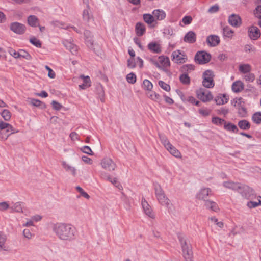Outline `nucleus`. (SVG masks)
Masks as SVG:
<instances>
[{
    "label": "nucleus",
    "mask_w": 261,
    "mask_h": 261,
    "mask_svg": "<svg viewBox=\"0 0 261 261\" xmlns=\"http://www.w3.org/2000/svg\"><path fill=\"white\" fill-rule=\"evenodd\" d=\"M53 231L57 238L62 241H72L75 239L77 234L75 227L66 223L54 224Z\"/></svg>",
    "instance_id": "1"
},
{
    "label": "nucleus",
    "mask_w": 261,
    "mask_h": 261,
    "mask_svg": "<svg viewBox=\"0 0 261 261\" xmlns=\"http://www.w3.org/2000/svg\"><path fill=\"white\" fill-rule=\"evenodd\" d=\"M223 185L226 188L237 191L247 199H251L255 195L254 190L245 185L232 181H225Z\"/></svg>",
    "instance_id": "2"
},
{
    "label": "nucleus",
    "mask_w": 261,
    "mask_h": 261,
    "mask_svg": "<svg viewBox=\"0 0 261 261\" xmlns=\"http://www.w3.org/2000/svg\"><path fill=\"white\" fill-rule=\"evenodd\" d=\"M178 238L181 247L183 256L186 261H193V255L190 241L182 235H178Z\"/></svg>",
    "instance_id": "3"
},
{
    "label": "nucleus",
    "mask_w": 261,
    "mask_h": 261,
    "mask_svg": "<svg viewBox=\"0 0 261 261\" xmlns=\"http://www.w3.org/2000/svg\"><path fill=\"white\" fill-rule=\"evenodd\" d=\"M155 197L158 202L163 206L169 207L170 204V200L166 196L165 192L162 187L158 183L153 184Z\"/></svg>",
    "instance_id": "4"
},
{
    "label": "nucleus",
    "mask_w": 261,
    "mask_h": 261,
    "mask_svg": "<svg viewBox=\"0 0 261 261\" xmlns=\"http://www.w3.org/2000/svg\"><path fill=\"white\" fill-rule=\"evenodd\" d=\"M215 75L211 70H205L202 74V85L206 88H212L215 86Z\"/></svg>",
    "instance_id": "5"
},
{
    "label": "nucleus",
    "mask_w": 261,
    "mask_h": 261,
    "mask_svg": "<svg viewBox=\"0 0 261 261\" xmlns=\"http://www.w3.org/2000/svg\"><path fill=\"white\" fill-rule=\"evenodd\" d=\"M211 55L205 51H199L195 55V62L198 64H204L210 62Z\"/></svg>",
    "instance_id": "6"
},
{
    "label": "nucleus",
    "mask_w": 261,
    "mask_h": 261,
    "mask_svg": "<svg viewBox=\"0 0 261 261\" xmlns=\"http://www.w3.org/2000/svg\"><path fill=\"white\" fill-rule=\"evenodd\" d=\"M196 94L198 98L204 102L210 101L213 98L211 92L204 88H200L197 90Z\"/></svg>",
    "instance_id": "7"
},
{
    "label": "nucleus",
    "mask_w": 261,
    "mask_h": 261,
    "mask_svg": "<svg viewBox=\"0 0 261 261\" xmlns=\"http://www.w3.org/2000/svg\"><path fill=\"white\" fill-rule=\"evenodd\" d=\"M100 165L103 169L110 172L114 171L116 168V164L115 162L108 157L102 159Z\"/></svg>",
    "instance_id": "8"
},
{
    "label": "nucleus",
    "mask_w": 261,
    "mask_h": 261,
    "mask_svg": "<svg viewBox=\"0 0 261 261\" xmlns=\"http://www.w3.org/2000/svg\"><path fill=\"white\" fill-rule=\"evenodd\" d=\"M172 60L175 63L181 64L185 63L187 60L186 56L182 54L180 50H176L172 53Z\"/></svg>",
    "instance_id": "9"
},
{
    "label": "nucleus",
    "mask_w": 261,
    "mask_h": 261,
    "mask_svg": "<svg viewBox=\"0 0 261 261\" xmlns=\"http://www.w3.org/2000/svg\"><path fill=\"white\" fill-rule=\"evenodd\" d=\"M10 30L17 34H23L26 29L25 26L20 23L15 22L10 24Z\"/></svg>",
    "instance_id": "10"
},
{
    "label": "nucleus",
    "mask_w": 261,
    "mask_h": 261,
    "mask_svg": "<svg viewBox=\"0 0 261 261\" xmlns=\"http://www.w3.org/2000/svg\"><path fill=\"white\" fill-rule=\"evenodd\" d=\"M212 195V191L210 188H204L201 189L196 195V198L199 200L206 202L207 197Z\"/></svg>",
    "instance_id": "11"
},
{
    "label": "nucleus",
    "mask_w": 261,
    "mask_h": 261,
    "mask_svg": "<svg viewBox=\"0 0 261 261\" xmlns=\"http://www.w3.org/2000/svg\"><path fill=\"white\" fill-rule=\"evenodd\" d=\"M248 36L253 40H256L259 38L261 35L259 29L255 26H251L248 28Z\"/></svg>",
    "instance_id": "12"
},
{
    "label": "nucleus",
    "mask_w": 261,
    "mask_h": 261,
    "mask_svg": "<svg viewBox=\"0 0 261 261\" xmlns=\"http://www.w3.org/2000/svg\"><path fill=\"white\" fill-rule=\"evenodd\" d=\"M142 206L144 213L149 217L154 219L155 218L154 214L152 213L151 206L148 203L144 198H142Z\"/></svg>",
    "instance_id": "13"
},
{
    "label": "nucleus",
    "mask_w": 261,
    "mask_h": 261,
    "mask_svg": "<svg viewBox=\"0 0 261 261\" xmlns=\"http://www.w3.org/2000/svg\"><path fill=\"white\" fill-rule=\"evenodd\" d=\"M5 130L6 133L14 134L18 133V130H16L11 124L0 120V130Z\"/></svg>",
    "instance_id": "14"
},
{
    "label": "nucleus",
    "mask_w": 261,
    "mask_h": 261,
    "mask_svg": "<svg viewBox=\"0 0 261 261\" xmlns=\"http://www.w3.org/2000/svg\"><path fill=\"white\" fill-rule=\"evenodd\" d=\"M228 22L231 25L236 28L240 27L242 23L240 17L234 14L229 17Z\"/></svg>",
    "instance_id": "15"
},
{
    "label": "nucleus",
    "mask_w": 261,
    "mask_h": 261,
    "mask_svg": "<svg viewBox=\"0 0 261 261\" xmlns=\"http://www.w3.org/2000/svg\"><path fill=\"white\" fill-rule=\"evenodd\" d=\"M63 43L66 49L69 50L71 53V54L73 55L76 54L78 50V47L71 41L68 40H65L63 41Z\"/></svg>",
    "instance_id": "16"
},
{
    "label": "nucleus",
    "mask_w": 261,
    "mask_h": 261,
    "mask_svg": "<svg viewBox=\"0 0 261 261\" xmlns=\"http://www.w3.org/2000/svg\"><path fill=\"white\" fill-rule=\"evenodd\" d=\"M206 42L210 46H216L219 44L220 38L217 35H211L207 37Z\"/></svg>",
    "instance_id": "17"
},
{
    "label": "nucleus",
    "mask_w": 261,
    "mask_h": 261,
    "mask_svg": "<svg viewBox=\"0 0 261 261\" xmlns=\"http://www.w3.org/2000/svg\"><path fill=\"white\" fill-rule=\"evenodd\" d=\"M158 58V62L159 63L160 65L162 66V69H161L166 72L167 71L165 69V68L169 67L170 65V62L169 58L164 56H159Z\"/></svg>",
    "instance_id": "18"
},
{
    "label": "nucleus",
    "mask_w": 261,
    "mask_h": 261,
    "mask_svg": "<svg viewBox=\"0 0 261 261\" xmlns=\"http://www.w3.org/2000/svg\"><path fill=\"white\" fill-rule=\"evenodd\" d=\"M148 49L152 53L154 54H160L162 51L160 45L155 42H151L148 44Z\"/></svg>",
    "instance_id": "19"
},
{
    "label": "nucleus",
    "mask_w": 261,
    "mask_h": 261,
    "mask_svg": "<svg viewBox=\"0 0 261 261\" xmlns=\"http://www.w3.org/2000/svg\"><path fill=\"white\" fill-rule=\"evenodd\" d=\"M61 164L63 168L67 172H70L73 176L76 175V170L75 167L71 166L64 161L61 162Z\"/></svg>",
    "instance_id": "20"
},
{
    "label": "nucleus",
    "mask_w": 261,
    "mask_h": 261,
    "mask_svg": "<svg viewBox=\"0 0 261 261\" xmlns=\"http://www.w3.org/2000/svg\"><path fill=\"white\" fill-rule=\"evenodd\" d=\"M196 36L193 31L188 32L184 37V40L186 42L193 43L196 41Z\"/></svg>",
    "instance_id": "21"
},
{
    "label": "nucleus",
    "mask_w": 261,
    "mask_h": 261,
    "mask_svg": "<svg viewBox=\"0 0 261 261\" xmlns=\"http://www.w3.org/2000/svg\"><path fill=\"white\" fill-rule=\"evenodd\" d=\"M146 31L144 24L141 22H137L135 25V32L138 36H142Z\"/></svg>",
    "instance_id": "22"
},
{
    "label": "nucleus",
    "mask_w": 261,
    "mask_h": 261,
    "mask_svg": "<svg viewBox=\"0 0 261 261\" xmlns=\"http://www.w3.org/2000/svg\"><path fill=\"white\" fill-rule=\"evenodd\" d=\"M215 101L217 105H221L227 103L228 98L225 94H219L215 98Z\"/></svg>",
    "instance_id": "23"
},
{
    "label": "nucleus",
    "mask_w": 261,
    "mask_h": 261,
    "mask_svg": "<svg viewBox=\"0 0 261 261\" xmlns=\"http://www.w3.org/2000/svg\"><path fill=\"white\" fill-rule=\"evenodd\" d=\"M224 128L227 131L233 133H237L239 131L238 128L235 124L227 121L224 124Z\"/></svg>",
    "instance_id": "24"
},
{
    "label": "nucleus",
    "mask_w": 261,
    "mask_h": 261,
    "mask_svg": "<svg viewBox=\"0 0 261 261\" xmlns=\"http://www.w3.org/2000/svg\"><path fill=\"white\" fill-rule=\"evenodd\" d=\"M152 14L154 19L156 18L158 20H163L166 17L165 12L163 10L160 9L154 10L153 11Z\"/></svg>",
    "instance_id": "25"
},
{
    "label": "nucleus",
    "mask_w": 261,
    "mask_h": 261,
    "mask_svg": "<svg viewBox=\"0 0 261 261\" xmlns=\"http://www.w3.org/2000/svg\"><path fill=\"white\" fill-rule=\"evenodd\" d=\"M205 206L207 209H210L215 212H217L219 211L218 204L213 201H206Z\"/></svg>",
    "instance_id": "26"
},
{
    "label": "nucleus",
    "mask_w": 261,
    "mask_h": 261,
    "mask_svg": "<svg viewBox=\"0 0 261 261\" xmlns=\"http://www.w3.org/2000/svg\"><path fill=\"white\" fill-rule=\"evenodd\" d=\"M244 89V84L240 81L234 82L232 85V90L236 93L241 92Z\"/></svg>",
    "instance_id": "27"
},
{
    "label": "nucleus",
    "mask_w": 261,
    "mask_h": 261,
    "mask_svg": "<svg viewBox=\"0 0 261 261\" xmlns=\"http://www.w3.org/2000/svg\"><path fill=\"white\" fill-rule=\"evenodd\" d=\"M238 127L242 130H248L251 127L250 123L247 120L243 119L240 120L238 123Z\"/></svg>",
    "instance_id": "28"
},
{
    "label": "nucleus",
    "mask_w": 261,
    "mask_h": 261,
    "mask_svg": "<svg viewBox=\"0 0 261 261\" xmlns=\"http://www.w3.org/2000/svg\"><path fill=\"white\" fill-rule=\"evenodd\" d=\"M81 77L83 79V83L79 86L80 89H85L91 86V80L88 76L81 75Z\"/></svg>",
    "instance_id": "29"
},
{
    "label": "nucleus",
    "mask_w": 261,
    "mask_h": 261,
    "mask_svg": "<svg viewBox=\"0 0 261 261\" xmlns=\"http://www.w3.org/2000/svg\"><path fill=\"white\" fill-rule=\"evenodd\" d=\"M28 24L32 27H36L39 24V19L35 15H30L27 19Z\"/></svg>",
    "instance_id": "30"
},
{
    "label": "nucleus",
    "mask_w": 261,
    "mask_h": 261,
    "mask_svg": "<svg viewBox=\"0 0 261 261\" xmlns=\"http://www.w3.org/2000/svg\"><path fill=\"white\" fill-rule=\"evenodd\" d=\"M83 18L86 22H89L91 19H93V15L90 8H86L83 10Z\"/></svg>",
    "instance_id": "31"
},
{
    "label": "nucleus",
    "mask_w": 261,
    "mask_h": 261,
    "mask_svg": "<svg viewBox=\"0 0 261 261\" xmlns=\"http://www.w3.org/2000/svg\"><path fill=\"white\" fill-rule=\"evenodd\" d=\"M7 240L6 236L2 232H0V251L2 250L8 251V247L6 246V242Z\"/></svg>",
    "instance_id": "32"
},
{
    "label": "nucleus",
    "mask_w": 261,
    "mask_h": 261,
    "mask_svg": "<svg viewBox=\"0 0 261 261\" xmlns=\"http://www.w3.org/2000/svg\"><path fill=\"white\" fill-rule=\"evenodd\" d=\"M195 66L192 64H186L182 66L180 68V71L182 73H187L194 70Z\"/></svg>",
    "instance_id": "33"
},
{
    "label": "nucleus",
    "mask_w": 261,
    "mask_h": 261,
    "mask_svg": "<svg viewBox=\"0 0 261 261\" xmlns=\"http://www.w3.org/2000/svg\"><path fill=\"white\" fill-rule=\"evenodd\" d=\"M166 149L173 156H174L176 158L180 157V156H181L180 152L175 147H174L171 144V146H169Z\"/></svg>",
    "instance_id": "34"
},
{
    "label": "nucleus",
    "mask_w": 261,
    "mask_h": 261,
    "mask_svg": "<svg viewBox=\"0 0 261 261\" xmlns=\"http://www.w3.org/2000/svg\"><path fill=\"white\" fill-rule=\"evenodd\" d=\"M239 70L242 73H248L250 72L251 68L249 64H244L239 66Z\"/></svg>",
    "instance_id": "35"
},
{
    "label": "nucleus",
    "mask_w": 261,
    "mask_h": 261,
    "mask_svg": "<svg viewBox=\"0 0 261 261\" xmlns=\"http://www.w3.org/2000/svg\"><path fill=\"white\" fill-rule=\"evenodd\" d=\"M96 92L97 94L98 95V96L100 98V100L102 102H103L105 100L104 96H105V93L103 87L101 85L99 84L97 85L96 86Z\"/></svg>",
    "instance_id": "36"
},
{
    "label": "nucleus",
    "mask_w": 261,
    "mask_h": 261,
    "mask_svg": "<svg viewBox=\"0 0 261 261\" xmlns=\"http://www.w3.org/2000/svg\"><path fill=\"white\" fill-rule=\"evenodd\" d=\"M179 80L181 83L184 85H189L190 83V78L187 73H182L179 76Z\"/></svg>",
    "instance_id": "37"
},
{
    "label": "nucleus",
    "mask_w": 261,
    "mask_h": 261,
    "mask_svg": "<svg viewBox=\"0 0 261 261\" xmlns=\"http://www.w3.org/2000/svg\"><path fill=\"white\" fill-rule=\"evenodd\" d=\"M223 35L225 37L228 38H232L234 31L231 29L228 26H226L223 29Z\"/></svg>",
    "instance_id": "38"
},
{
    "label": "nucleus",
    "mask_w": 261,
    "mask_h": 261,
    "mask_svg": "<svg viewBox=\"0 0 261 261\" xmlns=\"http://www.w3.org/2000/svg\"><path fill=\"white\" fill-rule=\"evenodd\" d=\"M144 21L148 24H152L154 21V17L150 14H144L143 15Z\"/></svg>",
    "instance_id": "39"
},
{
    "label": "nucleus",
    "mask_w": 261,
    "mask_h": 261,
    "mask_svg": "<svg viewBox=\"0 0 261 261\" xmlns=\"http://www.w3.org/2000/svg\"><path fill=\"white\" fill-rule=\"evenodd\" d=\"M13 211L19 213H22V208L21 207V203L17 202L13 204V205L10 207Z\"/></svg>",
    "instance_id": "40"
},
{
    "label": "nucleus",
    "mask_w": 261,
    "mask_h": 261,
    "mask_svg": "<svg viewBox=\"0 0 261 261\" xmlns=\"http://www.w3.org/2000/svg\"><path fill=\"white\" fill-rule=\"evenodd\" d=\"M148 96L152 100L154 101H160L161 100L160 95L153 91H150L148 93Z\"/></svg>",
    "instance_id": "41"
},
{
    "label": "nucleus",
    "mask_w": 261,
    "mask_h": 261,
    "mask_svg": "<svg viewBox=\"0 0 261 261\" xmlns=\"http://www.w3.org/2000/svg\"><path fill=\"white\" fill-rule=\"evenodd\" d=\"M252 121L256 124L261 123V112H258L255 113L252 116Z\"/></svg>",
    "instance_id": "42"
},
{
    "label": "nucleus",
    "mask_w": 261,
    "mask_h": 261,
    "mask_svg": "<svg viewBox=\"0 0 261 261\" xmlns=\"http://www.w3.org/2000/svg\"><path fill=\"white\" fill-rule=\"evenodd\" d=\"M258 202L249 201L247 203V205L250 208L256 207L259 205H261V196L257 197Z\"/></svg>",
    "instance_id": "43"
},
{
    "label": "nucleus",
    "mask_w": 261,
    "mask_h": 261,
    "mask_svg": "<svg viewBox=\"0 0 261 261\" xmlns=\"http://www.w3.org/2000/svg\"><path fill=\"white\" fill-rule=\"evenodd\" d=\"M212 122L214 124L217 125H224L226 121L218 117H214L212 118Z\"/></svg>",
    "instance_id": "44"
},
{
    "label": "nucleus",
    "mask_w": 261,
    "mask_h": 261,
    "mask_svg": "<svg viewBox=\"0 0 261 261\" xmlns=\"http://www.w3.org/2000/svg\"><path fill=\"white\" fill-rule=\"evenodd\" d=\"M1 114L5 121H9L11 119V113L8 110H4Z\"/></svg>",
    "instance_id": "45"
},
{
    "label": "nucleus",
    "mask_w": 261,
    "mask_h": 261,
    "mask_svg": "<svg viewBox=\"0 0 261 261\" xmlns=\"http://www.w3.org/2000/svg\"><path fill=\"white\" fill-rule=\"evenodd\" d=\"M143 87L144 89L151 91L153 88V85L149 80L145 79L143 81Z\"/></svg>",
    "instance_id": "46"
},
{
    "label": "nucleus",
    "mask_w": 261,
    "mask_h": 261,
    "mask_svg": "<svg viewBox=\"0 0 261 261\" xmlns=\"http://www.w3.org/2000/svg\"><path fill=\"white\" fill-rule=\"evenodd\" d=\"M160 140L164 146L167 148L169 146H171V143L165 135H159Z\"/></svg>",
    "instance_id": "47"
},
{
    "label": "nucleus",
    "mask_w": 261,
    "mask_h": 261,
    "mask_svg": "<svg viewBox=\"0 0 261 261\" xmlns=\"http://www.w3.org/2000/svg\"><path fill=\"white\" fill-rule=\"evenodd\" d=\"M51 24L55 27H58L63 29H68L69 27L66 26L65 27V24L63 22H61L58 20L53 21L51 22Z\"/></svg>",
    "instance_id": "48"
},
{
    "label": "nucleus",
    "mask_w": 261,
    "mask_h": 261,
    "mask_svg": "<svg viewBox=\"0 0 261 261\" xmlns=\"http://www.w3.org/2000/svg\"><path fill=\"white\" fill-rule=\"evenodd\" d=\"M30 42L37 47L40 48L41 47V41L36 38L35 37H32L30 39Z\"/></svg>",
    "instance_id": "49"
},
{
    "label": "nucleus",
    "mask_w": 261,
    "mask_h": 261,
    "mask_svg": "<svg viewBox=\"0 0 261 261\" xmlns=\"http://www.w3.org/2000/svg\"><path fill=\"white\" fill-rule=\"evenodd\" d=\"M126 80L129 83L134 84L136 81V76L134 73H130L127 75Z\"/></svg>",
    "instance_id": "50"
},
{
    "label": "nucleus",
    "mask_w": 261,
    "mask_h": 261,
    "mask_svg": "<svg viewBox=\"0 0 261 261\" xmlns=\"http://www.w3.org/2000/svg\"><path fill=\"white\" fill-rule=\"evenodd\" d=\"M23 58L27 60H31L32 57L31 55L24 50H20L19 51V58Z\"/></svg>",
    "instance_id": "51"
},
{
    "label": "nucleus",
    "mask_w": 261,
    "mask_h": 261,
    "mask_svg": "<svg viewBox=\"0 0 261 261\" xmlns=\"http://www.w3.org/2000/svg\"><path fill=\"white\" fill-rule=\"evenodd\" d=\"M238 114L241 117H246L247 116V111L244 107L238 108Z\"/></svg>",
    "instance_id": "52"
},
{
    "label": "nucleus",
    "mask_w": 261,
    "mask_h": 261,
    "mask_svg": "<svg viewBox=\"0 0 261 261\" xmlns=\"http://www.w3.org/2000/svg\"><path fill=\"white\" fill-rule=\"evenodd\" d=\"M158 83H159V85L166 91L168 92L170 90V85L167 84V83H165L164 81H159Z\"/></svg>",
    "instance_id": "53"
},
{
    "label": "nucleus",
    "mask_w": 261,
    "mask_h": 261,
    "mask_svg": "<svg viewBox=\"0 0 261 261\" xmlns=\"http://www.w3.org/2000/svg\"><path fill=\"white\" fill-rule=\"evenodd\" d=\"M244 79L246 82H252L255 80V75L253 73L249 72L244 76Z\"/></svg>",
    "instance_id": "54"
},
{
    "label": "nucleus",
    "mask_w": 261,
    "mask_h": 261,
    "mask_svg": "<svg viewBox=\"0 0 261 261\" xmlns=\"http://www.w3.org/2000/svg\"><path fill=\"white\" fill-rule=\"evenodd\" d=\"M185 100L196 106H199V104L200 103V102L197 100L194 97L191 96L187 97Z\"/></svg>",
    "instance_id": "55"
},
{
    "label": "nucleus",
    "mask_w": 261,
    "mask_h": 261,
    "mask_svg": "<svg viewBox=\"0 0 261 261\" xmlns=\"http://www.w3.org/2000/svg\"><path fill=\"white\" fill-rule=\"evenodd\" d=\"M255 16L258 19L261 18V5H258L254 11Z\"/></svg>",
    "instance_id": "56"
},
{
    "label": "nucleus",
    "mask_w": 261,
    "mask_h": 261,
    "mask_svg": "<svg viewBox=\"0 0 261 261\" xmlns=\"http://www.w3.org/2000/svg\"><path fill=\"white\" fill-rule=\"evenodd\" d=\"M30 103L33 106L36 107H40L42 106V105H44V104L40 100L36 99H31Z\"/></svg>",
    "instance_id": "57"
},
{
    "label": "nucleus",
    "mask_w": 261,
    "mask_h": 261,
    "mask_svg": "<svg viewBox=\"0 0 261 261\" xmlns=\"http://www.w3.org/2000/svg\"><path fill=\"white\" fill-rule=\"evenodd\" d=\"M81 150L85 153H86L89 155H92L93 152L90 148V147L88 146H84L81 148Z\"/></svg>",
    "instance_id": "58"
},
{
    "label": "nucleus",
    "mask_w": 261,
    "mask_h": 261,
    "mask_svg": "<svg viewBox=\"0 0 261 261\" xmlns=\"http://www.w3.org/2000/svg\"><path fill=\"white\" fill-rule=\"evenodd\" d=\"M198 112L201 115L205 117L210 115L211 110L207 109H200Z\"/></svg>",
    "instance_id": "59"
},
{
    "label": "nucleus",
    "mask_w": 261,
    "mask_h": 261,
    "mask_svg": "<svg viewBox=\"0 0 261 261\" xmlns=\"http://www.w3.org/2000/svg\"><path fill=\"white\" fill-rule=\"evenodd\" d=\"M11 134H12L9 133H6V132L4 133V132L0 130V140H6Z\"/></svg>",
    "instance_id": "60"
},
{
    "label": "nucleus",
    "mask_w": 261,
    "mask_h": 261,
    "mask_svg": "<svg viewBox=\"0 0 261 261\" xmlns=\"http://www.w3.org/2000/svg\"><path fill=\"white\" fill-rule=\"evenodd\" d=\"M51 104L53 109L59 111L62 108V105L55 100H53L51 102Z\"/></svg>",
    "instance_id": "61"
},
{
    "label": "nucleus",
    "mask_w": 261,
    "mask_h": 261,
    "mask_svg": "<svg viewBox=\"0 0 261 261\" xmlns=\"http://www.w3.org/2000/svg\"><path fill=\"white\" fill-rule=\"evenodd\" d=\"M192 21V18L191 16H185L183 17L182 21L185 25L189 24Z\"/></svg>",
    "instance_id": "62"
},
{
    "label": "nucleus",
    "mask_w": 261,
    "mask_h": 261,
    "mask_svg": "<svg viewBox=\"0 0 261 261\" xmlns=\"http://www.w3.org/2000/svg\"><path fill=\"white\" fill-rule=\"evenodd\" d=\"M10 208L9 204L7 202H0V211H4Z\"/></svg>",
    "instance_id": "63"
},
{
    "label": "nucleus",
    "mask_w": 261,
    "mask_h": 261,
    "mask_svg": "<svg viewBox=\"0 0 261 261\" xmlns=\"http://www.w3.org/2000/svg\"><path fill=\"white\" fill-rule=\"evenodd\" d=\"M244 50L246 52H253L256 51V49L251 45L247 44L244 47Z\"/></svg>",
    "instance_id": "64"
}]
</instances>
